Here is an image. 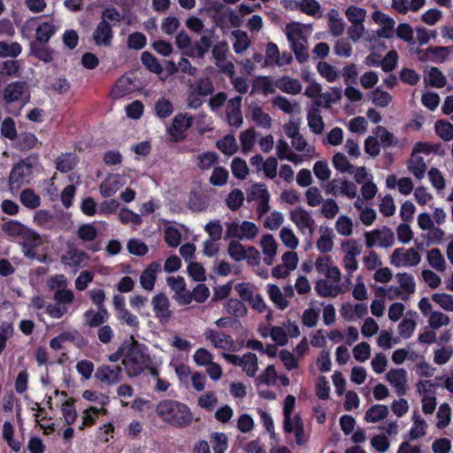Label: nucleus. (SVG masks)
Returning <instances> with one entry per match:
<instances>
[{
	"mask_svg": "<svg viewBox=\"0 0 453 453\" xmlns=\"http://www.w3.org/2000/svg\"><path fill=\"white\" fill-rule=\"evenodd\" d=\"M398 144L397 138L384 127L379 126L370 135V156L380 154V148L394 147Z\"/></svg>",
	"mask_w": 453,
	"mask_h": 453,
	"instance_id": "39448f33",
	"label": "nucleus"
},
{
	"mask_svg": "<svg viewBox=\"0 0 453 453\" xmlns=\"http://www.w3.org/2000/svg\"><path fill=\"white\" fill-rule=\"evenodd\" d=\"M290 219L301 231L309 229L311 233L314 228V219L306 210L301 207L291 211Z\"/></svg>",
	"mask_w": 453,
	"mask_h": 453,
	"instance_id": "5701e85b",
	"label": "nucleus"
},
{
	"mask_svg": "<svg viewBox=\"0 0 453 453\" xmlns=\"http://www.w3.org/2000/svg\"><path fill=\"white\" fill-rule=\"evenodd\" d=\"M421 261V256L414 248H397L390 256V263L395 267H413Z\"/></svg>",
	"mask_w": 453,
	"mask_h": 453,
	"instance_id": "423d86ee",
	"label": "nucleus"
},
{
	"mask_svg": "<svg viewBox=\"0 0 453 453\" xmlns=\"http://www.w3.org/2000/svg\"><path fill=\"white\" fill-rule=\"evenodd\" d=\"M327 16L330 33L335 37L342 35L344 31L345 24L342 19L339 17L338 11L331 9Z\"/></svg>",
	"mask_w": 453,
	"mask_h": 453,
	"instance_id": "c9c22d12",
	"label": "nucleus"
},
{
	"mask_svg": "<svg viewBox=\"0 0 453 453\" xmlns=\"http://www.w3.org/2000/svg\"><path fill=\"white\" fill-rule=\"evenodd\" d=\"M244 201V195L241 189L234 188L227 196L226 205L232 211H237L241 208Z\"/></svg>",
	"mask_w": 453,
	"mask_h": 453,
	"instance_id": "338daca9",
	"label": "nucleus"
},
{
	"mask_svg": "<svg viewBox=\"0 0 453 453\" xmlns=\"http://www.w3.org/2000/svg\"><path fill=\"white\" fill-rule=\"evenodd\" d=\"M125 177L119 173H110L99 187L103 197H111L125 185Z\"/></svg>",
	"mask_w": 453,
	"mask_h": 453,
	"instance_id": "2eb2a0df",
	"label": "nucleus"
},
{
	"mask_svg": "<svg viewBox=\"0 0 453 453\" xmlns=\"http://www.w3.org/2000/svg\"><path fill=\"white\" fill-rule=\"evenodd\" d=\"M254 91H262L265 95L274 93L275 89L273 86V81L271 77H257L253 82L251 94H253Z\"/></svg>",
	"mask_w": 453,
	"mask_h": 453,
	"instance_id": "603ef678",
	"label": "nucleus"
},
{
	"mask_svg": "<svg viewBox=\"0 0 453 453\" xmlns=\"http://www.w3.org/2000/svg\"><path fill=\"white\" fill-rule=\"evenodd\" d=\"M61 412L65 424L70 426L74 423L77 418V411L74 405V400L73 398H69L62 403Z\"/></svg>",
	"mask_w": 453,
	"mask_h": 453,
	"instance_id": "4d7b16f0",
	"label": "nucleus"
},
{
	"mask_svg": "<svg viewBox=\"0 0 453 453\" xmlns=\"http://www.w3.org/2000/svg\"><path fill=\"white\" fill-rule=\"evenodd\" d=\"M418 315L414 311H409L405 313L403 319L397 326V334L400 340L411 338L417 326Z\"/></svg>",
	"mask_w": 453,
	"mask_h": 453,
	"instance_id": "a211bd4d",
	"label": "nucleus"
},
{
	"mask_svg": "<svg viewBox=\"0 0 453 453\" xmlns=\"http://www.w3.org/2000/svg\"><path fill=\"white\" fill-rule=\"evenodd\" d=\"M208 35H203L201 36L199 41L195 42V58H202L204 55L209 51L210 48L212 46L211 37L214 34L213 30H206Z\"/></svg>",
	"mask_w": 453,
	"mask_h": 453,
	"instance_id": "72a5a7b5",
	"label": "nucleus"
},
{
	"mask_svg": "<svg viewBox=\"0 0 453 453\" xmlns=\"http://www.w3.org/2000/svg\"><path fill=\"white\" fill-rule=\"evenodd\" d=\"M296 404V397L292 395H288L284 401L283 406V429L287 434H291L294 430L293 418H291L292 412Z\"/></svg>",
	"mask_w": 453,
	"mask_h": 453,
	"instance_id": "cd10ccee",
	"label": "nucleus"
},
{
	"mask_svg": "<svg viewBox=\"0 0 453 453\" xmlns=\"http://www.w3.org/2000/svg\"><path fill=\"white\" fill-rule=\"evenodd\" d=\"M372 19L378 26V28L373 29L372 33H376V35L384 39L393 37L395 25L394 19L380 11H375L372 14Z\"/></svg>",
	"mask_w": 453,
	"mask_h": 453,
	"instance_id": "9d476101",
	"label": "nucleus"
},
{
	"mask_svg": "<svg viewBox=\"0 0 453 453\" xmlns=\"http://www.w3.org/2000/svg\"><path fill=\"white\" fill-rule=\"evenodd\" d=\"M315 290L319 296L323 297H334L341 291L338 285H333L326 280H319L315 284Z\"/></svg>",
	"mask_w": 453,
	"mask_h": 453,
	"instance_id": "ea45409f",
	"label": "nucleus"
},
{
	"mask_svg": "<svg viewBox=\"0 0 453 453\" xmlns=\"http://www.w3.org/2000/svg\"><path fill=\"white\" fill-rule=\"evenodd\" d=\"M175 44L178 49L182 50L183 56L195 58L194 44H192V40L185 30H181L177 34L175 37Z\"/></svg>",
	"mask_w": 453,
	"mask_h": 453,
	"instance_id": "c756f323",
	"label": "nucleus"
},
{
	"mask_svg": "<svg viewBox=\"0 0 453 453\" xmlns=\"http://www.w3.org/2000/svg\"><path fill=\"white\" fill-rule=\"evenodd\" d=\"M55 34V27L50 22H42L35 30V37L38 42L47 43Z\"/></svg>",
	"mask_w": 453,
	"mask_h": 453,
	"instance_id": "8fccbe9b",
	"label": "nucleus"
},
{
	"mask_svg": "<svg viewBox=\"0 0 453 453\" xmlns=\"http://www.w3.org/2000/svg\"><path fill=\"white\" fill-rule=\"evenodd\" d=\"M394 233L388 227H381L370 232V247L379 246L388 248L394 244Z\"/></svg>",
	"mask_w": 453,
	"mask_h": 453,
	"instance_id": "6ab92c4d",
	"label": "nucleus"
},
{
	"mask_svg": "<svg viewBox=\"0 0 453 453\" xmlns=\"http://www.w3.org/2000/svg\"><path fill=\"white\" fill-rule=\"evenodd\" d=\"M151 304L153 307V311L155 312V316L159 319L160 322L166 323L170 320L173 312L170 310L169 299L165 294L159 293L153 296Z\"/></svg>",
	"mask_w": 453,
	"mask_h": 453,
	"instance_id": "ddd939ff",
	"label": "nucleus"
},
{
	"mask_svg": "<svg viewBox=\"0 0 453 453\" xmlns=\"http://www.w3.org/2000/svg\"><path fill=\"white\" fill-rule=\"evenodd\" d=\"M27 226L18 220L9 219L2 225L4 234L12 237H21Z\"/></svg>",
	"mask_w": 453,
	"mask_h": 453,
	"instance_id": "a18cd8bd",
	"label": "nucleus"
},
{
	"mask_svg": "<svg viewBox=\"0 0 453 453\" xmlns=\"http://www.w3.org/2000/svg\"><path fill=\"white\" fill-rule=\"evenodd\" d=\"M161 272V264L159 262L150 263L142 273L140 276V284L147 291L154 288L157 275Z\"/></svg>",
	"mask_w": 453,
	"mask_h": 453,
	"instance_id": "aec40b11",
	"label": "nucleus"
},
{
	"mask_svg": "<svg viewBox=\"0 0 453 453\" xmlns=\"http://www.w3.org/2000/svg\"><path fill=\"white\" fill-rule=\"evenodd\" d=\"M242 96H236L234 98L228 100L226 115V120L229 126L234 127H240L243 123V118L242 113Z\"/></svg>",
	"mask_w": 453,
	"mask_h": 453,
	"instance_id": "f8f14e48",
	"label": "nucleus"
},
{
	"mask_svg": "<svg viewBox=\"0 0 453 453\" xmlns=\"http://www.w3.org/2000/svg\"><path fill=\"white\" fill-rule=\"evenodd\" d=\"M113 39L112 26L106 20H101L93 32V40L96 46H111Z\"/></svg>",
	"mask_w": 453,
	"mask_h": 453,
	"instance_id": "f3484780",
	"label": "nucleus"
},
{
	"mask_svg": "<svg viewBox=\"0 0 453 453\" xmlns=\"http://www.w3.org/2000/svg\"><path fill=\"white\" fill-rule=\"evenodd\" d=\"M194 119L188 113H178L174 116L171 127H167V133L174 142H180L186 139V132L193 125Z\"/></svg>",
	"mask_w": 453,
	"mask_h": 453,
	"instance_id": "0eeeda50",
	"label": "nucleus"
},
{
	"mask_svg": "<svg viewBox=\"0 0 453 453\" xmlns=\"http://www.w3.org/2000/svg\"><path fill=\"white\" fill-rule=\"evenodd\" d=\"M228 176L229 173L226 168L216 166L212 171L209 181L213 186L222 187L227 182Z\"/></svg>",
	"mask_w": 453,
	"mask_h": 453,
	"instance_id": "0e129e2a",
	"label": "nucleus"
},
{
	"mask_svg": "<svg viewBox=\"0 0 453 453\" xmlns=\"http://www.w3.org/2000/svg\"><path fill=\"white\" fill-rule=\"evenodd\" d=\"M280 53L276 43L269 42L265 48V57L262 63V67L274 65H280Z\"/></svg>",
	"mask_w": 453,
	"mask_h": 453,
	"instance_id": "4c0bfd02",
	"label": "nucleus"
},
{
	"mask_svg": "<svg viewBox=\"0 0 453 453\" xmlns=\"http://www.w3.org/2000/svg\"><path fill=\"white\" fill-rule=\"evenodd\" d=\"M123 369L119 365H99L95 372V379L102 385L110 387L117 385L123 380Z\"/></svg>",
	"mask_w": 453,
	"mask_h": 453,
	"instance_id": "6e6552de",
	"label": "nucleus"
},
{
	"mask_svg": "<svg viewBox=\"0 0 453 453\" xmlns=\"http://www.w3.org/2000/svg\"><path fill=\"white\" fill-rule=\"evenodd\" d=\"M61 216L51 214L47 210H39L34 215V222L40 227L50 230L58 231L61 229Z\"/></svg>",
	"mask_w": 453,
	"mask_h": 453,
	"instance_id": "9b49d317",
	"label": "nucleus"
},
{
	"mask_svg": "<svg viewBox=\"0 0 453 453\" xmlns=\"http://www.w3.org/2000/svg\"><path fill=\"white\" fill-rule=\"evenodd\" d=\"M300 11L314 18H320L322 16L321 5L317 0H301Z\"/></svg>",
	"mask_w": 453,
	"mask_h": 453,
	"instance_id": "09e8293b",
	"label": "nucleus"
},
{
	"mask_svg": "<svg viewBox=\"0 0 453 453\" xmlns=\"http://www.w3.org/2000/svg\"><path fill=\"white\" fill-rule=\"evenodd\" d=\"M141 61L146 69H148L150 72L156 74H160L163 73V67L161 64L152 53L149 51H143L141 56Z\"/></svg>",
	"mask_w": 453,
	"mask_h": 453,
	"instance_id": "79ce46f5",
	"label": "nucleus"
},
{
	"mask_svg": "<svg viewBox=\"0 0 453 453\" xmlns=\"http://www.w3.org/2000/svg\"><path fill=\"white\" fill-rule=\"evenodd\" d=\"M19 200L23 206L29 210L37 209L41 205V197L32 188H25L20 192Z\"/></svg>",
	"mask_w": 453,
	"mask_h": 453,
	"instance_id": "f704fd0d",
	"label": "nucleus"
},
{
	"mask_svg": "<svg viewBox=\"0 0 453 453\" xmlns=\"http://www.w3.org/2000/svg\"><path fill=\"white\" fill-rule=\"evenodd\" d=\"M134 90L133 81L127 76L119 78L111 91V96L114 99H119L131 94Z\"/></svg>",
	"mask_w": 453,
	"mask_h": 453,
	"instance_id": "a878e982",
	"label": "nucleus"
},
{
	"mask_svg": "<svg viewBox=\"0 0 453 453\" xmlns=\"http://www.w3.org/2000/svg\"><path fill=\"white\" fill-rule=\"evenodd\" d=\"M226 311L235 319L243 318L247 315L248 309L242 301L237 298H229L225 306Z\"/></svg>",
	"mask_w": 453,
	"mask_h": 453,
	"instance_id": "e433bc0d",
	"label": "nucleus"
},
{
	"mask_svg": "<svg viewBox=\"0 0 453 453\" xmlns=\"http://www.w3.org/2000/svg\"><path fill=\"white\" fill-rule=\"evenodd\" d=\"M88 255L74 247H70L61 257V261L65 265L74 268L76 271L81 267L84 260L88 259Z\"/></svg>",
	"mask_w": 453,
	"mask_h": 453,
	"instance_id": "b1692460",
	"label": "nucleus"
},
{
	"mask_svg": "<svg viewBox=\"0 0 453 453\" xmlns=\"http://www.w3.org/2000/svg\"><path fill=\"white\" fill-rule=\"evenodd\" d=\"M427 319L428 325L433 330H438L450 323L449 316L439 311H433Z\"/></svg>",
	"mask_w": 453,
	"mask_h": 453,
	"instance_id": "3c124183",
	"label": "nucleus"
},
{
	"mask_svg": "<svg viewBox=\"0 0 453 453\" xmlns=\"http://www.w3.org/2000/svg\"><path fill=\"white\" fill-rule=\"evenodd\" d=\"M217 148L225 155L231 156L237 150L236 141L233 135H226L217 142Z\"/></svg>",
	"mask_w": 453,
	"mask_h": 453,
	"instance_id": "052dcab7",
	"label": "nucleus"
},
{
	"mask_svg": "<svg viewBox=\"0 0 453 453\" xmlns=\"http://www.w3.org/2000/svg\"><path fill=\"white\" fill-rule=\"evenodd\" d=\"M115 316L121 325H127L134 331H136L139 328L140 321L137 316L133 314L129 310L125 309L120 311H117Z\"/></svg>",
	"mask_w": 453,
	"mask_h": 453,
	"instance_id": "37998d69",
	"label": "nucleus"
},
{
	"mask_svg": "<svg viewBox=\"0 0 453 453\" xmlns=\"http://www.w3.org/2000/svg\"><path fill=\"white\" fill-rule=\"evenodd\" d=\"M155 411L163 422L175 428L183 429L194 422L191 409L178 400H161L157 403Z\"/></svg>",
	"mask_w": 453,
	"mask_h": 453,
	"instance_id": "f257e3e1",
	"label": "nucleus"
},
{
	"mask_svg": "<svg viewBox=\"0 0 453 453\" xmlns=\"http://www.w3.org/2000/svg\"><path fill=\"white\" fill-rule=\"evenodd\" d=\"M251 119L265 128H270L272 126L270 115L265 113L259 105H255L251 108Z\"/></svg>",
	"mask_w": 453,
	"mask_h": 453,
	"instance_id": "bf43d9fd",
	"label": "nucleus"
},
{
	"mask_svg": "<svg viewBox=\"0 0 453 453\" xmlns=\"http://www.w3.org/2000/svg\"><path fill=\"white\" fill-rule=\"evenodd\" d=\"M267 293L272 302H273L280 310L283 311L288 307V302L284 297L280 288L277 285L268 284Z\"/></svg>",
	"mask_w": 453,
	"mask_h": 453,
	"instance_id": "c03bdc74",
	"label": "nucleus"
},
{
	"mask_svg": "<svg viewBox=\"0 0 453 453\" xmlns=\"http://www.w3.org/2000/svg\"><path fill=\"white\" fill-rule=\"evenodd\" d=\"M22 246L28 247L30 250H35L42 243L40 234L35 230L27 226L24 233L21 235Z\"/></svg>",
	"mask_w": 453,
	"mask_h": 453,
	"instance_id": "49530a36",
	"label": "nucleus"
},
{
	"mask_svg": "<svg viewBox=\"0 0 453 453\" xmlns=\"http://www.w3.org/2000/svg\"><path fill=\"white\" fill-rule=\"evenodd\" d=\"M275 86L280 91L289 95H297L301 93L303 88L299 80L291 78L288 75H284L277 79Z\"/></svg>",
	"mask_w": 453,
	"mask_h": 453,
	"instance_id": "393cba45",
	"label": "nucleus"
},
{
	"mask_svg": "<svg viewBox=\"0 0 453 453\" xmlns=\"http://www.w3.org/2000/svg\"><path fill=\"white\" fill-rule=\"evenodd\" d=\"M204 337L217 349H231L234 345L233 338L224 332L207 329L204 333Z\"/></svg>",
	"mask_w": 453,
	"mask_h": 453,
	"instance_id": "4be33fe9",
	"label": "nucleus"
},
{
	"mask_svg": "<svg viewBox=\"0 0 453 453\" xmlns=\"http://www.w3.org/2000/svg\"><path fill=\"white\" fill-rule=\"evenodd\" d=\"M211 442L214 453L226 452L228 448L227 437L223 433H213L211 436Z\"/></svg>",
	"mask_w": 453,
	"mask_h": 453,
	"instance_id": "69168bd1",
	"label": "nucleus"
},
{
	"mask_svg": "<svg viewBox=\"0 0 453 453\" xmlns=\"http://www.w3.org/2000/svg\"><path fill=\"white\" fill-rule=\"evenodd\" d=\"M122 365L127 377H139L151 365V358L147 352V348L132 337L125 357L122 359Z\"/></svg>",
	"mask_w": 453,
	"mask_h": 453,
	"instance_id": "f03ea898",
	"label": "nucleus"
},
{
	"mask_svg": "<svg viewBox=\"0 0 453 453\" xmlns=\"http://www.w3.org/2000/svg\"><path fill=\"white\" fill-rule=\"evenodd\" d=\"M156 115L159 119H166L173 112V104L165 97H160L156 103L154 107Z\"/></svg>",
	"mask_w": 453,
	"mask_h": 453,
	"instance_id": "864d4df0",
	"label": "nucleus"
},
{
	"mask_svg": "<svg viewBox=\"0 0 453 453\" xmlns=\"http://www.w3.org/2000/svg\"><path fill=\"white\" fill-rule=\"evenodd\" d=\"M412 426L409 431V436L411 440H417L426 435L427 424L421 416L415 411L411 418Z\"/></svg>",
	"mask_w": 453,
	"mask_h": 453,
	"instance_id": "7c9ffc66",
	"label": "nucleus"
},
{
	"mask_svg": "<svg viewBox=\"0 0 453 453\" xmlns=\"http://www.w3.org/2000/svg\"><path fill=\"white\" fill-rule=\"evenodd\" d=\"M307 120L310 129L316 134H322L324 130V122L317 109L309 110Z\"/></svg>",
	"mask_w": 453,
	"mask_h": 453,
	"instance_id": "de8ad7c7",
	"label": "nucleus"
},
{
	"mask_svg": "<svg viewBox=\"0 0 453 453\" xmlns=\"http://www.w3.org/2000/svg\"><path fill=\"white\" fill-rule=\"evenodd\" d=\"M80 335L78 331H64L50 341V347L54 350L64 349V343L66 342H73L76 336Z\"/></svg>",
	"mask_w": 453,
	"mask_h": 453,
	"instance_id": "58836bf2",
	"label": "nucleus"
},
{
	"mask_svg": "<svg viewBox=\"0 0 453 453\" xmlns=\"http://www.w3.org/2000/svg\"><path fill=\"white\" fill-rule=\"evenodd\" d=\"M222 356L228 363L240 366L250 377H254L258 369L257 357L255 353L247 352L242 357L230 353H223Z\"/></svg>",
	"mask_w": 453,
	"mask_h": 453,
	"instance_id": "1a4fd4ad",
	"label": "nucleus"
},
{
	"mask_svg": "<svg viewBox=\"0 0 453 453\" xmlns=\"http://www.w3.org/2000/svg\"><path fill=\"white\" fill-rule=\"evenodd\" d=\"M30 97V87L26 81H12L2 91V98L6 104L16 103L23 107Z\"/></svg>",
	"mask_w": 453,
	"mask_h": 453,
	"instance_id": "20e7f679",
	"label": "nucleus"
},
{
	"mask_svg": "<svg viewBox=\"0 0 453 453\" xmlns=\"http://www.w3.org/2000/svg\"><path fill=\"white\" fill-rule=\"evenodd\" d=\"M427 261L434 269L440 272L445 270V259L438 249H433L427 252Z\"/></svg>",
	"mask_w": 453,
	"mask_h": 453,
	"instance_id": "680f3d73",
	"label": "nucleus"
},
{
	"mask_svg": "<svg viewBox=\"0 0 453 453\" xmlns=\"http://www.w3.org/2000/svg\"><path fill=\"white\" fill-rule=\"evenodd\" d=\"M38 165V153H32L13 165L8 178L9 190L11 193L16 194L23 186L30 183L34 169Z\"/></svg>",
	"mask_w": 453,
	"mask_h": 453,
	"instance_id": "7ed1b4c3",
	"label": "nucleus"
},
{
	"mask_svg": "<svg viewBox=\"0 0 453 453\" xmlns=\"http://www.w3.org/2000/svg\"><path fill=\"white\" fill-rule=\"evenodd\" d=\"M424 82L426 85L441 88L446 85V77L437 67H430L424 71Z\"/></svg>",
	"mask_w": 453,
	"mask_h": 453,
	"instance_id": "c85d7f7f",
	"label": "nucleus"
},
{
	"mask_svg": "<svg viewBox=\"0 0 453 453\" xmlns=\"http://www.w3.org/2000/svg\"><path fill=\"white\" fill-rule=\"evenodd\" d=\"M233 35L235 38V42L233 44L234 52L240 54L245 51L250 44L247 33L242 30H234L233 31Z\"/></svg>",
	"mask_w": 453,
	"mask_h": 453,
	"instance_id": "5fc2aeb1",
	"label": "nucleus"
},
{
	"mask_svg": "<svg viewBox=\"0 0 453 453\" xmlns=\"http://www.w3.org/2000/svg\"><path fill=\"white\" fill-rule=\"evenodd\" d=\"M436 134L444 141L453 140V125L449 122L439 120L434 125Z\"/></svg>",
	"mask_w": 453,
	"mask_h": 453,
	"instance_id": "e2e57ef3",
	"label": "nucleus"
},
{
	"mask_svg": "<svg viewBox=\"0 0 453 453\" xmlns=\"http://www.w3.org/2000/svg\"><path fill=\"white\" fill-rule=\"evenodd\" d=\"M21 51H22V47L17 42H13L11 43H8L5 41L0 42V57L1 58H16L21 53Z\"/></svg>",
	"mask_w": 453,
	"mask_h": 453,
	"instance_id": "6e6d98bb",
	"label": "nucleus"
},
{
	"mask_svg": "<svg viewBox=\"0 0 453 453\" xmlns=\"http://www.w3.org/2000/svg\"><path fill=\"white\" fill-rule=\"evenodd\" d=\"M432 299L444 311H453V295L435 293L432 296Z\"/></svg>",
	"mask_w": 453,
	"mask_h": 453,
	"instance_id": "774afa93",
	"label": "nucleus"
},
{
	"mask_svg": "<svg viewBox=\"0 0 453 453\" xmlns=\"http://www.w3.org/2000/svg\"><path fill=\"white\" fill-rule=\"evenodd\" d=\"M386 378L397 395L402 396L406 394L407 371L405 369H391Z\"/></svg>",
	"mask_w": 453,
	"mask_h": 453,
	"instance_id": "dca6fc26",
	"label": "nucleus"
},
{
	"mask_svg": "<svg viewBox=\"0 0 453 453\" xmlns=\"http://www.w3.org/2000/svg\"><path fill=\"white\" fill-rule=\"evenodd\" d=\"M0 132L3 137L13 142L19 134L14 119L11 117L5 118L1 124Z\"/></svg>",
	"mask_w": 453,
	"mask_h": 453,
	"instance_id": "13d9d810",
	"label": "nucleus"
},
{
	"mask_svg": "<svg viewBox=\"0 0 453 453\" xmlns=\"http://www.w3.org/2000/svg\"><path fill=\"white\" fill-rule=\"evenodd\" d=\"M41 144L35 134L30 132H20L13 141V148L21 152L29 151Z\"/></svg>",
	"mask_w": 453,
	"mask_h": 453,
	"instance_id": "412c9836",
	"label": "nucleus"
},
{
	"mask_svg": "<svg viewBox=\"0 0 453 453\" xmlns=\"http://www.w3.org/2000/svg\"><path fill=\"white\" fill-rule=\"evenodd\" d=\"M398 62V54L392 50L382 57L381 54L370 53V65L380 67L385 73L393 71Z\"/></svg>",
	"mask_w": 453,
	"mask_h": 453,
	"instance_id": "4468645a",
	"label": "nucleus"
},
{
	"mask_svg": "<svg viewBox=\"0 0 453 453\" xmlns=\"http://www.w3.org/2000/svg\"><path fill=\"white\" fill-rule=\"evenodd\" d=\"M75 159V156L72 153L62 154L55 159L56 169L62 173H66L76 166Z\"/></svg>",
	"mask_w": 453,
	"mask_h": 453,
	"instance_id": "a19ab883",
	"label": "nucleus"
},
{
	"mask_svg": "<svg viewBox=\"0 0 453 453\" xmlns=\"http://www.w3.org/2000/svg\"><path fill=\"white\" fill-rule=\"evenodd\" d=\"M407 169L417 180H422L427 171V165L421 156L411 154L407 161Z\"/></svg>",
	"mask_w": 453,
	"mask_h": 453,
	"instance_id": "bb28decb",
	"label": "nucleus"
},
{
	"mask_svg": "<svg viewBox=\"0 0 453 453\" xmlns=\"http://www.w3.org/2000/svg\"><path fill=\"white\" fill-rule=\"evenodd\" d=\"M395 278L399 284V288L409 298L416 290L413 276L408 273H399L395 275Z\"/></svg>",
	"mask_w": 453,
	"mask_h": 453,
	"instance_id": "473e14b6",
	"label": "nucleus"
},
{
	"mask_svg": "<svg viewBox=\"0 0 453 453\" xmlns=\"http://www.w3.org/2000/svg\"><path fill=\"white\" fill-rule=\"evenodd\" d=\"M54 50L50 47L42 44V42H32L30 46V54L37 59L50 63L53 60Z\"/></svg>",
	"mask_w": 453,
	"mask_h": 453,
	"instance_id": "2f4dec72",
	"label": "nucleus"
}]
</instances>
